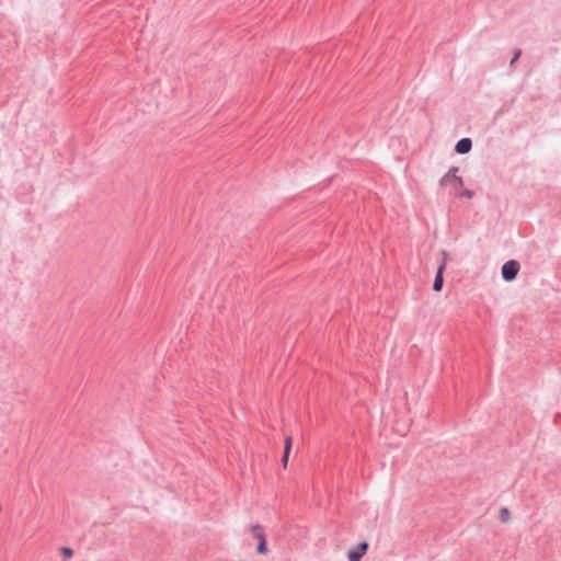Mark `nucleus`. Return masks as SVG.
<instances>
[{
    "label": "nucleus",
    "mask_w": 561,
    "mask_h": 561,
    "mask_svg": "<svg viewBox=\"0 0 561 561\" xmlns=\"http://www.w3.org/2000/svg\"><path fill=\"white\" fill-rule=\"evenodd\" d=\"M520 270L519 262L516 260H510L502 265L501 274L505 282H513L516 279Z\"/></svg>",
    "instance_id": "f257e3e1"
},
{
    "label": "nucleus",
    "mask_w": 561,
    "mask_h": 561,
    "mask_svg": "<svg viewBox=\"0 0 561 561\" xmlns=\"http://www.w3.org/2000/svg\"><path fill=\"white\" fill-rule=\"evenodd\" d=\"M443 261L442 263L438 265L437 267V271H436V274H435V278H434V283H433V290L434 291H440L442 288H443V285H444V271H445V266H446V251L443 250Z\"/></svg>",
    "instance_id": "f03ea898"
},
{
    "label": "nucleus",
    "mask_w": 561,
    "mask_h": 561,
    "mask_svg": "<svg viewBox=\"0 0 561 561\" xmlns=\"http://www.w3.org/2000/svg\"><path fill=\"white\" fill-rule=\"evenodd\" d=\"M368 547L369 545L367 541H360L354 548L350 549L347 552L348 561H360L366 554Z\"/></svg>",
    "instance_id": "7ed1b4c3"
},
{
    "label": "nucleus",
    "mask_w": 561,
    "mask_h": 561,
    "mask_svg": "<svg viewBox=\"0 0 561 561\" xmlns=\"http://www.w3.org/2000/svg\"><path fill=\"white\" fill-rule=\"evenodd\" d=\"M459 171L458 167H451L448 172L440 179V185H446L448 181L453 180L456 183V187L463 185V180L461 176H458L457 173Z\"/></svg>",
    "instance_id": "20e7f679"
},
{
    "label": "nucleus",
    "mask_w": 561,
    "mask_h": 561,
    "mask_svg": "<svg viewBox=\"0 0 561 561\" xmlns=\"http://www.w3.org/2000/svg\"><path fill=\"white\" fill-rule=\"evenodd\" d=\"M472 149V140L469 137L459 139L455 146V152L458 154H466Z\"/></svg>",
    "instance_id": "39448f33"
},
{
    "label": "nucleus",
    "mask_w": 561,
    "mask_h": 561,
    "mask_svg": "<svg viewBox=\"0 0 561 561\" xmlns=\"http://www.w3.org/2000/svg\"><path fill=\"white\" fill-rule=\"evenodd\" d=\"M291 445H293V438H291V436H287L285 438L284 453H283V456H282V463H283L284 468L287 467L288 459H289V454H290V450H291Z\"/></svg>",
    "instance_id": "423d86ee"
},
{
    "label": "nucleus",
    "mask_w": 561,
    "mask_h": 561,
    "mask_svg": "<svg viewBox=\"0 0 561 561\" xmlns=\"http://www.w3.org/2000/svg\"><path fill=\"white\" fill-rule=\"evenodd\" d=\"M250 530L259 541L261 540V538H265L264 529L261 525H252L250 527Z\"/></svg>",
    "instance_id": "0eeeda50"
},
{
    "label": "nucleus",
    "mask_w": 561,
    "mask_h": 561,
    "mask_svg": "<svg viewBox=\"0 0 561 561\" xmlns=\"http://www.w3.org/2000/svg\"><path fill=\"white\" fill-rule=\"evenodd\" d=\"M256 551L259 554H265L267 552V542L265 538H261L256 547Z\"/></svg>",
    "instance_id": "6e6552de"
},
{
    "label": "nucleus",
    "mask_w": 561,
    "mask_h": 561,
    "mask_svg": "<svg viewBox=\"0 0 561 561\" xmlns=\"http://www.w3.org/2000/svg\"><path fill=\"white\" fill-rule=\"evenodd\" d=\"M510 516H511V513H510L508 508L502 507L500 510V518L502 522H504V523L507 522L510 519Z\"/></svg>",
    "instance_id": "1a4fd4ad"
},
{
    "label": "nucleus",
    "mask_w": 561,
    "mask_h": 561,
    "mask_svg": "<svg viewBox=\"0 0 561 561\" xmlns=\"http://www.w3.org/2000/svg\"><path fill=\"white\" fill-rule=\"evenodd\" d=\"M474 195V192L469 190V188H465L460 192L459 196H462V197H467V198H472Z\"/></svg>",
    "instance_id": "9d476101"
},
{
    "label": "nucleus",
    "mask_w": 561,
    "mask_h": 561,
    "mask_svg": "<svg viewBox=\"0 0 561 561\" xmlns=\"http://www.w3.org/2000/svg\"><path fill=\"white\" fill-rule=\"evenodd\" d=\"M60 551H61L62 556L66 557V558H70L73 554L72 549L68 548V547H62L60 549Z\"/></svg>",
    "instance_id": "9b49d317"
},
{
    "label": "nucleus",
    "mask_w": 561,
    "mask_h": 561,
    "mask_svg": "<svg viewBox=\"0 0 561 561\" xmlns=\"http://www.w3.org/2000/svg\"><path fill=\"white\" fill-rule=\"evenodd\" d=\"M520 55H522V50H520V49H516V50L514 51V56H513V58L511 59L510 65H511V66H513V65H514V64L519 59Z\"/></svg>",
    "instance_id": "f8f14e48"
}]
</instances>
